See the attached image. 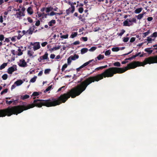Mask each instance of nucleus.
<instances>
[{"mask_svg": "<svg viewBox=\"0 0 157 157\" xmlns=\"http://www.w3.org/2000/svg\"><path fill=\"white\" fill-rule=\"evenodd\" d=\"M154 63H157V55L146 58L143 62L133 61L129 63L126 67L124 68L115 67L109 68L101 73L89 77L83 81V78H81L80 80L78 81L77 82L79 84L71 89L69 93L61 94L58 99L55 98L54 99L59 101L60 105L62 103H65L70 97L72 98H74L79 95L85 90L89 85L95 81L98 82L104 78L112 77L114 74L122 73L128 70L134 69L137 67L144 66L147 64Z\"/></svg>", "mask_w": 157, "mask_h": 157, "instance_id": "obj_1", "label": "nucleus"}, {"mask_svg": "<svg viewBox=\"0 0 157 157\" xmlns=\"http://www.w3.org/2000/svg\"><path fill=\"white\" fill-rule=\"evenodd\" d=\"M42 106L47 107L54 106V98L47 100L36 99L34 100L33 103L27 105H18L0 109V117H5L6 116L9 117L13 114L17 115L24 110L33 108L35 106L41 107Z\"/></svg>", "mask_w": 157, "mask_h": 157, "instance_id": "obj_2", "label": "nucleus"}, {"mask_svg": "<svg viewBox=\"0 0 157 157\" xmlns=\"http://www.w3.org/2000/svg\"><path fill=\"white\" fill-rule=\"evenodd\" d=\"M17 70L16 65H13L8 68L7 72L9 74H11L13 72Z\"/></svg>", "mask_w": 157, "mask_h": 157, "instance_id": "obj_3", "label": "nucleus"}, {"mask_svg": "<svg viewBox=\"0 0 157 157\" xmlns=\"http://www.w3.org/2000/svg\"><path fill=\"white\" fill-rule=\"evenodd\" d=\"M75 10V7L72 4H71V7L66 10V12L67 15L70 14V12L73 13Z\"/></svg>", "mask_w": 157, "mask_h": 157, "instance_id": "obj_4", "label": "nucleus"}, {"mask_svg": "<svg viewBox=\"0 0 157 157\" xmlns=\"http://www.w3.org/2000/svg\"><path fill=\"white\" fill-rule=\"evenodd\" d=\"M94 60H91L89 61L88 62H87L85 63H84L83 65L80 66L79 67L76 69V71H79L82 68L86 66L87 65H88L90 63H91L92 61H93Z\"/></svg>", "mask_w": 157, "mask_h": 157, "instance_id": "obj_5", "label": "nucleus"}, {"mask_svg": "<svg viewBox=\"0 0 157 157\" xmlns=\"http://www.w3.org/2000/svg\"><path fill=\"white\" fill-rule=\"evenodd\" d=\"M20 63L19 64V65L20 67H24L27 66V63L24 59L20 60Z\"/></svg>", "mask_w": 157, "mask_h": 157, "instance_id": "obj_6", "label": "nucleus"}, {"mask_svg": "<svg viewBox=\"0 0 157 157\" xmlns=\"http://www.w3.org/2000/svg\"><path fill=\"white\" fill-rule=\"evenodd\" d=\"M104 58V55L100 54L95 58V60L94 61V62H96L98 60H100L103 59Z\"/></svg>", "mask_w": 157, "mask_h": 157, "instance_id": "obj_7", "label": "nucleus"}, {"mask_svg": "<svg viewBox=\"0 0 157 157\" xmlns=\"http://www.w3.org/2000/svg\"><path fill=\"white\" fill-rule=\"evenodd\" d=\"M128 20V19H127L126 20L124 21L123 22L124 26H130L133 25V23H129Z\"/></svg>", "mask_w": 157, "mask_h": 157, "instance_id": "obj_8", "label": "nucleus"}, {"mask_svg": "<svg viewBox=\"0 0 157 157\" xmlns=\"http://www.w3.org/2000/svg\"><path fill=\"white\" fill-rule=\"evenodd\" d=\"M40 47L39 42H36V44L33 47V50L35 51L40 48Z\"/></svg>", "mask_w": 157, "mask_h": 157, "instance_id": "obj_9", "label": "nucleus"}, {"mask_svg": "<svg viewBox=\"0 0 157 157\" xmlns=\"http://www.w3.org/2000/svg\"><path fill=\"white\" fill-rule=\"evenodd\" d=\"M56 23V21L55 20H52L48 23V25L50 26H52Z\"/></svg>", "mask_w": 157, "mask_h": 157, "instance_id": "obj_10", "label": "nucleus"}, {"mask_svg": "<svg viewBox=\"0 0 157 157\" xmlns=\"http://www.w3.org/2000/svg\"><path fill=\"white\" fill-rule=\"evenodd\" d=\"M17 15V17H20L21 16H24L25 14L23 12H22L21 11H19V12H17L16 14V15Z\"/></svg>", "mask_w": 157, "mask_h": 157, "instance_id": "obj_11", "label": "nucleus"}, {"mask_svg": "<svg viewBox=\"0 0 157 157\" xmlns=\"http://www.w3.org/2000/svg\"><path fill=\"white\" fill-rule=\"evenodd\" d=\"M23 82L21 80H19L17 81L14 82V84H16L17 86H19L22 84Z\"/></svg>", "mask_w": 157, "mask_h": 157, "instance_id": "obj_12", "label": "nucleus"}, {"mask_svg": "<svg viewBox=\"0 0 157 157\" xmlns=\"http://www.w3.org/2000/svg\"><path fill=\"white\" fill-rule=\"evenodd\" d=\"M151 48H147L145 49L144 51L149 54H151L152 53L154 50L153 49L152 50H151Z\"/></svg>", "mask_w": 157, "mask_h": 157, "instance_id": "obj_13", "label": "nucleus"}, {"mask_svg": "<svg viewBox=\"0 0 157 157\" xmlns=\"http://www.w3.org/2000/svg\"><path fill=\"white\" fill-rule=\"evenodd\" d=\"M70 57V58H71V60H75L76 59H78V58L79 56L78 55L75 54L73 56H71Z\"/></svg>", "mask_w": 157, "mask_h": 157, "instance_id": "obj_14", "label": "nucleus"}, {"mask_svg": "<svg viewBox=\"0 0 157 157\" xmlns=\"http://www.w3.org/2000/svg\"><path fill=\"white\" fill-rule=\"evenodd\" d=\"M27 11L28 13L30 15H31L33 13V9L31 7H29L27 9Z\"/></svg>", "mask_w": 157, "mask_h": 157, "instance_id": "obj_15", "label": "nucleus"}, {"mask_svg": "<svg viewBox=\"0 0 157 157\" xmlns=\"http://www.w3.org/2000/svg\"><path fill=\"white\" fill-rule=\"evenodd\" d=\"M88 51V49L86 48H84L81 49V53L82 54H84L86 53Z\"/></svg>", "mask_w": 157, "mask_h": 157, "instance_id": "obj_16", "label": "nucleus"}, {"mask_svg": "<svg viewBox=\"0 0 157 157\" xmlns=\"http://www.w3.org/2000/svg\"><path fill=\"white\" fill-rule=\"evenodd\" d=\"M145 14V13H142L140 14L137 16H136L137 17V19H138L140 20L143 18Z\"/></svg>", "mask_w": 157, "mask_h": 157, "instance_id": "obj_17", "label": "nucleus"}, {"mask_svg": "<svg viewBox=\"0 0 157 157\" xmlns=\"http://www.w3.org/2000/svg\"><path fill=\"white\" fill-rule=\"evenodd\" d=\"M34 30V28L32 30L31 28H30L29 30L27 31L26 32L28 33L29 34L31 35L33 33Z\"/></svg>", "mask_w": 157, "mask_h": 157, "instance_id": "obj_18", "label": "nucleus"}, {"mask_svg": "<svg viewBox=\"0 0 157 157\" xmlns=\"http://www.w3.org/2000/svg\"><path fill=\"white\" fill-rule=\"evenodd\" d=\"M48 53L47 52H46L44 55L41 56L43 60L47 59H48Z\"/></svg>", "mask_w": 157, "mask_h": 157, "instance_id": "obj_19", "label": "nucleus"}, {"mask_svg": "<svg viewBox=\"0 0 157 157\" xmlns=\"http://www.w3.org/2000/svg\"><path fill=\"white\" fill-rule=\"evenodd\" d=\"M53 9V8L51 6L46 7V11L47 13H48L49 12L52 11Z\"/></svg>", "mask_w": 157, "mask_h": 157, "instance_id": "obj_20", "label": "nucleus"}, {"mask_svg": "<svg viewBox=\"0 0 157 157\" xmlns=\"http://www.w3.org/2000/svg\"><path fill=\"white\" fill-rule=\"evenodd\" d=\"M61 48V46L60 45H58L57 47H53V48H51V51H54L55 50H56L59 49Z\"/></svg>", "mask_w": 157, "mask_h": 157, "instance_id": "obj_21", "label": "nucleus"}, {"mask_svg": "<svg viewBox=\"0 0 157 157\" xmlns=\"http://www.w3.org/2000/svg\"><path fill=\"white\" fill-rule=\"evenodd\" d=\"M17 101V100H14L13 99L12 101H10L6 100V104L10 105L13 102H15V101Z\"/></svg>", "mask_w": 157, "mask_h": 157, "instance_id": "obj_22", "label": "nucleus"}, {"mask_svg": "<svg viewBox=\"0 0 157 157\" xmlns=\"http://www.w3.org/2000/svg\"><path fill=\"white\" fill-rule=\"evenodd\" d=\"M82 17L83 16L82 15H80L78 16V19L80 21H81L82 22H84L85 20V18H83Z\"/></svg>", "mask_w": 157, "mask_h": 157, "instance_id": "obj_23", "label": "nucleus"}, {"mask_svg": "<svg viewBox=\"0 0 157 157\" xmlns=\"http://www.w3.org/2000/svg\"><path fill=\"white\" fill-rule=\"evenodd\" d=\"M128 22H130L131 23H132V22H134L136 23V19L134 18H133L132 19H128Z\"/></svg>", "mask_w": 157, "mask_h": 157, "instance_id": "obj_24", "label": "nucleus"}, {"mask_svg": "<svg viewBox=\"0 0 157 157\" xmlns=\"http://www.w3.org/2000/svg\"><path fill=\"white\" fill-rule=\"evenodd\" d=\"M142 8H139L135 10V13H140L142 10Z\"/></svg>", "mask_w": 157, "mask_h": 157, "instance_id": "obj_25", "label": "nucleus"}, {"mask_svg": "<svg viewBox=\"0 0 157 157\" xmlns=\"http://www.w3.org/2000/svg\"><path fill=\"white\" fill-rule=\"evenodd\" d=\"M7 63H3L0 67V70H1L4 68L7 65Z\"/></svg>", "mask_w": 157, "mask_h": 157, "instance_id": "obj_26", "label": "nucleus"}, {"mask_svg": "<svg viewBox=\"0 0 157 157\" xmlns=\"http://www.w3.org/2000/svg\"><path fill=\"white\" fill-rule=\"evenodd\" d=\"M78 35L77 32H73L71 35L70 37L72 38H74Z\"/></svg>", "mask_w": 157, "mask_h": 157, "instance_id": "obj_27", "label": "nucleus"}, {"mask_svg": "<svg viewBox=\"0 0 157 157\" xmlns=\"http://www.w3.org/2000/svg\"><path fill=\"white\" fill-rule=\"evenodd\" d=\"M29 97V95L26 94L23 96H21V98L22 100H25L28 98Z\"/></svg>", "mask_w": 157, "mask_h": 157, "instance_id": "obj_28", "label": "nucleus"}, {"mask_svg": "<svg viewBox=\"0 0 157 157\" xmlns=\"http://www.w3.org/2000/svg\"><path fill=\"white\" fill-rule=\"evenodd\" d=\"M120 50V48L119 47H116L113 48H112V50L113 52H118Z\"/></svg>", "mask_w": 157, "mask_h": 157, "instance_id": "obj_29", "label": "nucleus"}, {"mask_svg": "<svg viewBox=\"0 0 157 157\" xmlns=\"http://www.w3.org/2000/svg\"><path fill=\"white\" fill-rule=\"evenodd\" d=\"M37 76H34L33 78H32L30 80V82H35L37 78Z\"/></svg>", "mask_w": 157, "mask_h": 157, "instance_id": "obj_30", "label": "nucleus"}, {"mask_svg": "<svg viewBox=\"0 0 157 157\" xmlns=\"http://www.w3.org/2000/svg\"><path fill=\"white\" fill-rule=\"evenodd\" d=\"M113 65L115 66L118 67L121 66V64L118 62H115V63H113Z\"/></svg>", "mask_w": 157, "mask_h": 157, "instance_id": "obj_31", "label": "nucleus"}, {"mask_svg": "<svg viewBox=\"0 0 157 157\" xmlns=\"http://www.w3.org/2000/svg\"><path fill=\"white\" fill-rule=\"evenodd\" d=\"M111 53V51L110 50H107L105 52V55L106 56H109Z\"/></svg>", "mask_w": 157, "mask_h": 157, "instance_id": "obj_32", "label": "nucleus"}, {"mask_svg": "<svg viewBox=\"0 0 157 157\" xmlns=\"http://www.w3.org/2000/svg\"><path fill=\"white\" fill-rule=\"evenodd\" d=\"M67 67V64H65L63 65L62 68L61 70L62 71H64L65 69Z\"/></svg>", "mask_w": 157, "mask_h": 157, "instance_id": "obj_33", "label": "nucleus"}, {"mask_svg": "<svg viewBox=\"0 0 157 157\" xmlns=\"http://www.w3.org/2000/svg\"><path fill=\"white\" fill-rule=\"evenodd\" d=\"M83 10L84 9L82 7H80L78 9V12L81 13L83 12Z\"/></svg>", "mask_w": 157, "mask_h": 157, "instance_id": "obj_34", "label": "nucleus"}, {"mask_svg": "<svg viewBox=\"0 0 157 157\" xmlns=\"http://www.w3.org/2000/svg\"><path fill=\"white\" fill-rule=\"evenodd\" d=\"M8 78V75L7 74H4L2 76V78L4 80H6Z\"/></svg>", "mask_w": 157, "mask_h": 157, "instance_id": "obj_35", "label": "nucleus"}, {"mask_svg": "<svg viewBox=\"0 0 157 157\" xmlns=\"http://www.w3.org/2000/svg\"><path fill=\"white\" fill-rule=\"evenodd\" d=\"M150 33V31L148 30L147 32L144 33H143V37H145L146 36L148 35V34Z\"/></svg>", "mask_w": 157, "mask_h": 157, "instance_id": "obj_36", "label": "nucleus"}, {"mask_svg": "<svg viewBox=\"0 0 157 157\" xmlns=\"http://www.w3.org/2000/svg\"><path fill=\"white\" fill-rule=\"evenodd\" d=\"M52 86H49L44 91V92L45 93L48 91L50 90L52 88Z\"/></svg>", "mask_w": 157, "mask_h": 157, "instance_id": "obj_37", "label": "nucleus"}, {"mask_svg": "<svg viewBox=\"0 0 157 157\" xmlns=\"http://www.w3.org/2000/svg\"><path fill=\"white\" fill-rule=\"evenodd\" d=\"M97 49V47L95 46H94L92 47L89 50L90 51L92 52L95 50Z\"/></svg>", "mask_w": 157, "mask_h": 157, "instance_id": "obj_38", "label": "nucleus"}, {"mask_svg": "<svg viewBox=\"0 0 157 157\" xmlns=\"http://www.w3.org/2000/svg\"><path fill=\"white\" fill-rule=\"evenodd\" d=\"M8 89L7 88L5 89L1 92V94L2 95L4 93H6L8 91Z\"/></svg>", "mask_w": 157, "mask_h": 157, "instance_id": "obj_39", "label": "nucleus"}, {"mask_svg": "<svg viewBox=\"0 0 157 157\" xmlns=\"http://www.w3.org/2000/svg\"><path fill=\"white\" fill-rule=\"evenodd\" d=\"M151 37H157V32H155L151 36Z\"/></svg>", "mask_w": 157, "mask_h": 157, "instance_id": "obj_40", "label": "nucleus"}, {"mask_svg": "<svg viewBox=\"0 0 157 157\" xmlns=\"http://www.w3.org/2000/svg\"><path fill=\"white\" fill-rule=\"evenodd\" d=\"M18 53L17 55L19 56H21L23 54V52H21V49L19 48L18 49Z\"/></svg>", "mask_w": 157, "mask_h": 157, "instance_id": "obj_41", "label": "nucleus"}, {"mask_svg": "<svg viewBox=\"0 0 157 157\" xmlns=\"http://www.w3.org/2000/svg\"><path fill=\"white\" fill-rule=\"evenodd\" d=\"M68 34H67L66 35H62L60 36V37L61 38H63V39H67V38H68Z\"/></svg>", "mask_w": 157, "mask_h": 157, "instance_id": "obj_42", "label": "nucleus"}, {"mask_svg": "<svg viewBox=\"0 0 157 157\" xmlns=\"http://www.w3.org/2000/svg\"><path fill=\"white\" fill-rule=\"evenodd\" d=\"M51 71V69H47L45 70L44 73L45 74H48L49 73V72Z\"/></svg>", "mask_w": 157, "mask_h": 157, "instance_id": "obj_43", "label": "nucleus"}, {"mask_svg": "<svg viewBox=\"0 0 157 157\" xmlns=\"http://www.w3.org/2000/svg\"><path fill=\"white\" fill-rule=\"evenodd\" d=\"M125 31L124 29H122L121 31V32L119 33H118V35L119 36H121L122 35L125 33Z\"/></svg>", "mask_w": 157, "mask_h": 157, "instance_id": "obj_44", "label": "nucleus"}, {"mask_svg": "<svg viewBox=\"0 0 157 157\" xmlns=\"http://www.w3.org/2000/svg\"><path fill=\"white\" fill-rule=\"evenodd\" d=\"M102 67V66H101V67L96 68L95 69V71H98L103 69V68ZM94 72V71H93V72Z\"/></svg>", "mask_w": 157, "mask_h": 157, "instance_id": "obj_45", "label": "nucleus"}, {"mask_svg": "<svg viewBox=\"0 0 157 157\" xmlns=\"http://www.w3.org/2000/svg\"><path fill=\"white\" fill-rule=\"evenodd\" d=\"M48 15L50 16H52L55 15H56V13L55 12L53 11H52L50 13H48Z\"/></svg>", "mask_w": 157, "mask_h": 157, "instance_id": "obj_46", "label": "nucleus"}, {"mask_svg": "<svg viewBox=\"0 0 157 157\" xmlns=\"http://www.w3.org/2000/svg\"><path fill=\"white\" fill-rule=\"evenodd\" d=\"M39 95V93L37 92H33L32 94V95L34 96H36Z\"/></svg>", "mask_w": 157, "mask_h": 157, "instance_id": "obj_47", "label": "nucleus"}, {"mask_svg": "<svg viewBox=\"0 0 157 157\" xmlns=\"http://www.w3.org/2000/svg\"><path fill=\"white\" fill-rule=\"evenodd\" d=\"M129 39V37H124L123 41L124 42H128Z\"/></svg>", "mask_w": 157, "mask_h": 157, "instance_id": "obj_48", "label": "nucleus"}, {"mask_svg": "<svg viewBox=\"0 0 157 157\" xmlns=\"http://www.w3.org/2000/svg\"><path fill=\"white\" fill-rule=\"evenodd\" d=\"M4 38V36L3 35H0V41H2L3 40Z\"/></svg>", "mask_w": 157, "mask_h": 157, "instance_id": "obj_49", "label": "nucleus"}, {"mask_svg": "<svg viewBox=\"0 0 157 157\" xmlns=\"http://www.w3.org/2000/svg\"><path fill=\"white\" fill-rule=\"evenodd\" d=\"M80 44V42L79 40L76 41L74 42L73 44H72L73 45H78L79 44Z\"/></svg>", "mask_w": 157, "mask_h": 157, "instance_id": "obj_50", "label": "nucleus"}, {"mask_svg": "<svg viewBox=\"0 0 157 157\" xmlns=\"http://www.w3.org/2000/svg\"><path fill=\"white\" fill-rule=\"evenodd\" d=\"M147 40L148 41V43H151L152 39L150 37H147Z\"/></svg>", "mask_w": 157, "mask_h": 157, "instance_id": "obj_51", "label": "nucleus"}, {"mask_svg": "<svg viewBox=\"0 0 157 157\" xmlns=\"http://www.w3.org/2000/svg\"><path fill=\"white\" fill-rule=\"evenodd\" d=\"M28 21L30 23H31L33 22V20L30 17H28L27 18Z\"/></svg>", "mask_w": 157, "mask_h": 157, "instance_id": "obj_52", "label": "nucleus"}, {"mask_svg": "<svg viewBox=\"0 0 157 157\" xmlns=\"http://www.w3.org/2000/svg\"><path fill=\"white\" fill-rule=\"evenodd\" d=\"M135 40V38L134 37H132L130 40V42L132 43L134 42Z\"/></svg>", "mask_w": 157, "mask_h": 157, "instance_id": "obj_53", "label": "nucleus"}, {"mask_svg": "<svg viewBox=\"0 0 157 157\" xmlns=\"http://www.w3.org/2000/svg\"><path fill=\"white\" fill-rule=\"evenodd\" d=\"M71 58L69 57L67 59V63L68 64H70L71 62Z\"/></svg>", "mask_w": 157, "mask_h": 157, "instance_id": "obj_54", "label": "nucleus"}, {"mask_svg": "<svg viewBox=\"0 0 157 157\" xmlns=\"http://www.w3.org/2000/svg\"><path fill=\"white\" fill-rule=\"evenodd\" d=\"M81 39H82V40L84 41H86L87 40H88V38L86 37H81Z\"/></svg>", "mask_w": 157, "mask_h": 157, "instance_id": "obj_55", "label": "nucleus"}, {"mask_svg": "<svg viewBox=\"0 0 157 157\" xmlns=\"http://www.w3.org/2000/svg\"><path fill=\"white\" fill-rule=\"evenodd\" d=\"M40 24V21L39 20H38L37 21H36V23H35V25L36 26H39Z\"/></svg>", "mask_w": 157, "mask_h": 157, "instance_id": "obj_56", "label": "nucleus"}, {"mask_svg": "<svg viewBox=\"0 0 157 157\" xmlns=\"http://www.w3.org/2000/svg\"><path fill=\"white\" fill-rule=\"evenodd\" d=\"M33 52H32L31 51H28V54L30 56H33Z\"/></svg>", "mask_w": 157, "mask_h": 157, "instance_id": "obj_57", "label": "nucleus"}, {"mask_svg": "<svg viewBox=\"0 0 157 157\" xmlns=\"http://www.w3.org/2000/svg\"><path fill=\"white\" fill-rule=\"evenodd\" d=\"M48 43L47 42H44L41 44V45L42 47H45L47 44Z\"/></svg>", "mask_w": 157, "mask_h": 157, "instance_id": "obj_58", "label": "nucleus"}, {"mask_svg": "<svg viewBox=\"0 0 157 157\" xmlns=\"http://www.w3.org/2000/svg\"><path fill=\"white\" fill-rule=\"evenodd\" d=\"M153 19V17H149L147 18V20L149 21H152Z\"/></svg>", "mask_w": 157, "mask_h": 157, "instance_id": "obj_59", "label": "nucleus"}, {"mask_svg": "<svg viewBox=\"0 0 157 157\" xmlns=\"http://www.w3.org/2000/svg\"><path fill=\"white\" fill-rule=\"evenodd\" d=\"M3 17L2 16H0V22L2 23L3 22Z\"/></svg>", "mask_w": 157, "mask_h": 157, "instance_id": "obj_60", "label": "nucleus"}, {"mask_svg": "<svg viewBox=\"0 0 157 157\" xmlns=\"http://www.w3.org/2000/svg\"><path fill=\"white\" fill-rule=\"evenodd\" d=\"M55 56L54 54H51L50 55V58L51 59H53L55 58Z\"/></svg>", "mask_w": 157, "mask_h": 157, "instance_id": "obj_61", "label": "nucleus"}, {"mask_svg": "<svg viewBox=\"0 0 157 157\" xmlns=\"http://www.w3.org/2000/svg\"><path fill=\"white\" fill-rule=\"evenodd\" d=\"M83 6V4L82 3H79V4H78L77 5V6H80L81 7H82Z\"/></svg>", "mask_w": 157, "mask_h": 157, "instance_id": "obj_62", "label": "nucleus"}, {"mask_svg": "<svg viewBox=\"0 0 157 157\" xmlns=\"http://www.w3.org/2000/svg\"><path fill=\"white\" fill-rule=\"evenodd\" d=\"M12 8V7L11 6H10L8 8V10H7V11L9 13V12H10L11 11V9Z\"/></svg>", "mask_w": 157, "mask_h": 157, "instance_id": "obj_63", "label": "nucleus"}, {"mask_svg": "<svg viewBox=\"0 0 157 157\" xmlns=\"http://www.w3.org/2000/svg\"><path fill=\"white\" fill-rule=\"evenodd\" d=\"M153 47H154V48H153V50H157V44L153 45Z\"/></svg>", "mask_w": 157, "mask_h": 157, "instance_id": "obj_64", "label": "nucleus"}]
</instances>
